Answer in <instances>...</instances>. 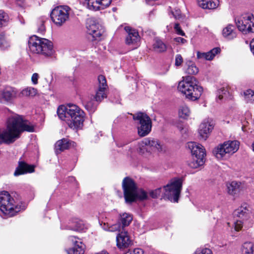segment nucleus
Returning a JSON list of instances; mask_svg holds the SVG:
<instances>
[{
	"label": "nucleus",
	"instance_id": "obj_1",
	"mask_svg": "<svg viewBox=\"0 0 254 254\" xmlns=\"http://www.w3.org/2000/svg\"><path fill=\"white\" fill-rule=\"evenodd\" d=\"M24 131H34V126L21 116L11 115L7 120L6 128L0 130V144L13 143Z\"/></svg>",
	"mask_w": 254,
	"mask_h": 254
},
{
	"label": "nucleus",
	"instance_id": "obj_2",
	"mask_svg": "<svg viewBox=\"0 0 254 254\" xmlns=\"http://www.w3.org/2000/svg\"><path fill=\"white\" fill-rule=\"evenodd\" d=\"M57 114L62 120L67 122L71 128H79L83 126L84 113L75 105L69 104L66 107L60 106L58 108Z\"/></svg>",
	"mask_w": 254,
	"mask_h": 254
},
{
	"label": "nucleus",
	"instance_id": "obj_3",
	"mask_svg": "<svg viewBox=\"0 0 254 254\" xmlns=\"http://www.w3.org/2000/svg\"><path fill=\"white\" fill-rule=\"evenodd\" d=\"M30 51L45 57H51L54 54L53 44L50 40L36 35L31 37L28 41Z\"/></svg>",
	"mask_w": 254,
	"mask_h": 254
},
{
	"label": "nucleus",
	"instance_id": "obj_4",
	"mask_svg": "<svg viewBox=\"0 0 254 254\" xmlns=\"http://www.w3.org/2000/svg\"><path fill=\"white\" fill-rule=\"evenodd\" d=\"M194 77L188 76L186 80L180 81L178 86V90L191 101L198 99L203 92L202 87L194 83Z\"/></svg>",
	"mask_w": 254,
	"mask_h": 254
},
{
	"label": "nucleus",
	"instance_id": "obj_5",
	"mask_svg": "<svg viewBox=\"0 0 254 254\" xmlns=\"http://www.w3.org/2000/svg\"><path fill=\"white\" fill-rule=\"evenodd\" d=\"M0 210L5 215L11 217L20 211L8 191H0Z\"/></svg>",
	"mask_w": 254,
	"mask_h": 254
},
{
	"label": "nucleus",
	"instance_id": "obj_6",
	"mask_svg": "<svg viewBox=\"0 0 254 254\" xmlns=\"http://www.w3.org/2000/svg\"><path fill=\"white\" fill-rule=\"evenodd\" d=\"M238 30L244 34L254 33V13H247L235 19Z\"/></svg>",
	"mask_w": 254,
	"mask_h": 254
},
{
	"label": "nucleus",
	"instance_id": "obj_7",
	"mask_svg": "<svg viewBox=\"0 0 254 254\" xmlns=\"http://www.w3.org/2000/svg\"><path fill=\"white\" fill-rule=\"evenodd\" d=\"M133 119L137 122V132L141 137L148 135L152 128V122L146 114L139 112L133 115Z\"/></svg>",
	"mask_w": 254,
	"mask_h": 254
},
{
	"label": "nucleus",
	"instance_id": "obj_8",
	"mask_svg": "<svg viewBox=\"0 0 254 254\" xmlns=\"http://www.w3.org/2000/svg\"><path fill=\"white\" fill-rule=\"evenodd\" d=\"M239 142L237 140H229L220 145L213 150V153L217 158H221L226 154H233L239 148Z\"/></svg>",
	"mask_w": 254,
	"mask_h": 254
},
{
	"label": "nucleus",
	"instance_id": "obj_9",
	"mask_svg": "<svg viewBox=\"0 0 254 254\" xmlns=\"http://www.w3.org/2000/svg\"><path fill=\"white\" fill-rule=\"evenodd\" d=\"M69 10L67 6H59L54 8L51 12L53 22L58 26H62L68 19Z\"/></svg>",
	"mask_w": 254,
	"mask_h": 254
},
{
	"label": "nucleus",
	"instance_id": "obj_10",
	"mask_svg": "<svg viewBox=\"0 0 254 254\" xmlns=\"http://www.w3.org/2000/svg\"><path fill=\"white\" fill-rule=\"evenodd\" d=\"M86 28L87 32L91 36V38H88L91 41L99 40L105 32L104 29L101 25L91 19L87 21Z\"/></svg>",
	"mask_w": 254,
	"mask_h": 254
},
{
	"label": "nucleus",
	"instance_id": "obj_11",
	"mask_svg": "<svg viewBox=\"0 0 254 254\" xmlns=\"http://www.w3.org/2000/svg\"><path fill=\"white\" fill-rule=\"evenodd\" d=\"M148 147L151 150L161 152L163 150V145L157 139L151 138H144L140 143L139 152L144 153L145 150L147 151Z\"/></svg>",
	"mask_w": 254,
	"mask_h": 254
},
{
	"label": "nucleus",
	"instance_id": "obj_12",
	"mask_svg": "<svg viewBox=\"0 0 254 254\" xmlns=\"http://www.w3.org/2000/svg\"><path fill=\"white\" fill-rule=\"evenodd\" d=\"M72 247L66 250L67 254H83L85 246L81 240L77 237L70 236L68 238Z\"/></svg>",
	"mask_w": 254,
	"mask_h": 254
},
{
	"label": "nucleus",
	"instance_id": "obj_13",
	"mask_svg": "<svg viewBox=\"0 0 254 254\" xmlns=\"http://www.w3.org/2000/svg\"><path fill=\"white\" fill-rule=\"evenodd\" d=\"M99 87L96 92V94L93 96V99L96 102H101L103 99L107 98L106 90L107 87L106 79L104 76L100 75L98 76Z\"/></svg>",
	"mask_w": 254,
	"mask_h": 254
},
{
	"label": "nucleus",
	"instance_id": "obj_14",
	"mask_svg": "<svg viewBox=\"0 0 254 254\" xmlns=\"http://www.w3.org/2000/svg\"><path fill=\"white\" fill-rule=\"evenodd\" d=\"M124 29L127 33L126 39V44L128 45H132L133 48H136L140 41L138 32L135 29L128 26H126Z\"/></svg>",
	"mask_w": 254,
	"mask_h": 254
},
{
	"label": "nucleus",
	"instance_id": "obj_15",
	"mask_svg": "<svg viewBox=\"0 0 254 254\" xmlns=\"http://www.w3.org/2000/svg\"><path fill=\"white\" fill-rule=\"evenodd\" d=\"M18 93L16 89L11 87L5 88L0 91V102L11 103L12 101L18 97Z\"/></svg>",
	"mask_w": 254,
	"mask_h": 254
},
{
	"label": "nucleus",
	"instance_id": "obj_16",
	"mask_svg": "<svg viewBox=\"0 0 254 254\" xmlns=\"http://www.w3.org/2000/svg\"><path fill=\"white\" fill-rule=\"evenodd\" d=\"M214 124L211 119L205 120L200 125L199 134L200 138L206 140L214 127Z\"/></svg>",
	"mask_w": 254,
	"mask_h": 254
},
{
	"label": "nucleus",
	"instance_id": "obj_17",
	"mask_svg": "<svg viewBox=\"0 0 254 254\" xmlns=\"http://www.w3.org/2000/svg\"><path fill=\"white\" fill-rule=\"evenodd\" d=\"M124 197L127 203H130L137 200L147 198L146 191H124Z\"/></svg>",
	"mask_w": 254,
	"mask_h": 254
},
{
	"label": "nucleus",
	"instance_id": "obj_18",
	"mask_svg": "<svg viewBox=\"0 0 254 254\" xmlns=\"http://www.w3.org/2000/svg\"><path fill=\"white\" fill-rule=\"evenodd\" d=\"M117 246L120 249H124L131 244L127 231L123 230L116 237Z\"/></svg>",
	"mask_w": 254,
	"mask_h": 254
},
{
	"label": "nucleus",
	"instance_id": "obj_19",
	"mask_svg": "<svg viewBox=\"0 0 254 254\" xmlns=\"http://www.w3.org/2000/svg\"><path fill=\"white\" fill-rule=\"evenodd\" d=\"M132 220V217L130 214L127 213H123L120 215V221L122 226L119 224H116L113 225L110 228V231H120L121 230V227L123 230L124 228L127 226L129 225Z\"/></svg>",
	"mask_w": 254,
	"mask_h": 254
},
{
	"label": "nucleus",
	"instance_id": "obj_20",
	"mask_svg": "<svg viewBox=\"0 0 254 254\" xmlns=\"http://www.w3.org/2000/svg\"><path fill=\"white\" fill-rule=\"evenodd\" d=\"M188 147L191 151L192 156H196L197 158L205 159V149L201 144L191 142L188 143Z\"/></svg>",
	"mask_w": 254,
	"mask_h": 254
},
{
	"label": "nucleus",
	"instance_id": "obj_21",
	"mask_svg": "<svg viewBox=\"0 0 254 254\" xmlns=\"http://www.w3.org/2000/svg\"><path fill=\"white\" fill-rule=\"evenodd\" d=\"M34 166L28 165L24 161H19L14 173V176H18L26 173H31L34 172Z\"/></svg>",
	"mask_w": 254,
	"mask_h": 254
},
{
	"label": "nucleus",
	"instance_id": "obj_22",
	"mask_svg": "<svg viewBox=\"0 0 254 254\" xmlns=\"http://www.w3.org/2000/svg\"><path fill=\"white\" fill-rule=\"evenodd\" d=\"M73 143L66 138H63L58 140L55 144V149L57 154L61 153L64 150L69 149Z\"/></svg>",
	"mask_w": 254,
	"mask_h": 254
},
{
	"label": "nucleus",
	"instance_id": "obj_23",
	"mask_svg": "<svg viewBox=\"0 0 254 254\" xmlns=\"http://www.w3.org/2000/svg\"><path fill=\"white\" fill-rule=\"evenodd\" d=\"M182 181L179 178L172 179L166 186H163L164 190H181Z\"/></svg>",
	"mask_w": 254,
	"mask_h": 254
},
{
	"label": "nucleus",
	"instance_id": "obj_24",
	"mask_svg": "<svg viewBox=\"0 0 254 254\" xmlns=\"http://www.w3.org/2000/svg\"><path fill=\"white\" fill-rule=\"evenodd\" d=\"M220 49L219 48H214L207 53L197 52V58L199 59H204L206 60H211L216 54L220 53Z\"/></svg>",
	"mask_w": 254,
	"mask_h": 254
},
{
	"label": "nucleus",
	"instance_id": "obj_25",
	"mask_svg": "<svg viewBox=\"0 0 254 254\" xmlns=\"http://www.w3.org/2000/svg\"><path fill=\"white\" fill-rule=\"evenodd\" d=\"M123 190H137V186L134 180L129 177H125L123 180Z\"/></svg>",
	"mask_w": 254,
	"mask_h": 254
},
{
	"label": "nucleus",
	"instance_id": "obj_26",
	"mask_svg": "<svg viewBox=\"0 0 254 254\" xmlns=\"http://www.w3.org/2000/svg\"><path fill=\"white\" fill-rule=\"evenodd\" d=\"M222 35L224 37L228 40H232L236 38L237 34L235 31L234 26L232 24H228L223 29Z\"/></svg>",
	"mask_w": 254,
	"mask_h": 254
},
{
	"label": "nucleus",
	"instance_id": "obj_27",
	"mask_svg": "<svg viewBox=\"0 0 254 254\" xmlns=\"http://www.w3.org/2000/svg\"><path fill=\"white\" fill-rule=\"evenodd\" d=\"M250 211L251 210L249 204L244 203L235 210V214L239 218H244L247 217Z\"/></svg>",
	"mask_w": 254,
	"mask_h": 254
},
{
	"label": "nucleus",
	"instance_id": "obj_28",
	"mask_svg": "<svg viewBox=\"0 0 254 254\" xmlns=\"http://www.w3.org/2000/svg\"><path fill=\"white\" fill-rule=\"evenodd\" d=\"M153 49L154 51L162 53L166 51L167 46L161 40L155 38L153 44Z\"/></svg>",
	"mask_w": 254,
	"mask_h": 254
},
{
	"label": "nucleus",
	"instance_id": "obj_29",
	"mask_svg": "<svg viewBox=\"0 0 254 254\" xmlns=\"http://www.w3.org/2000/svg\"><path fill=\"white\" fill-rule=\"evenodd\" d=\"M205 159L197 158L196 156H192V158L188 161V165L191 168L195 169L203 165Z\"/></svg>",
	"mask_w": 254,
	"mask_h": 254
},
{
	"label": "nucleus",
	"instance_id": "obj_30",
	"mask_svg": "<svg viewBox=\"0 0 254 254\" xmlns=\"http://www.w3.org/2000/svg\"><path fill=\"white\" fill-rule=\"evenodd\" d=\"M226 187L228 190H241L245 189L244 184L237 181L228 182L226 183Z\"/></svg>",
	"mask_w": 254,
	"mask_h": 254
},
{
	"label": "nucleus",
	"instance_id": "obj_31",
	"mask_svg": "<svg viewBox=\"0 0 254 254\" xmlns=\"http://www.w3.org/2000/svg\"><path fill=\"white\" fill-rule=\"evenodd\" d=\"M180 195V191H165L164 198L171 202H177Z\"/></svg>",
	"mask_w": 254,
	"mask_h": 254
},
{
	"label": "nucleus",
	"instance_id": "obj_32",
	"mask_svg": "<svg viewBox=\"0 0 254 254\" xmlns=\"http://www.w3.org/2000/svg\"><path fill=\"white\" fill-rule=\"evenodd\" d=\"M37 93V90L36 88L32 87L26 88L22 90L19 94L18 97H33Z\"/></svg>",
	"mask_w": 254,
	"mask_h": 254
},
{
	"label": "nucleus",
	"instance_id": "obj_33",
	"mask_svg": "<svg viewBox=\"0 0 254 254\" xmlns=\"http://www.w3.org/2000/svg\"><path fill=\"white\" fill-rule=\"evenodd\" d=\"M199 5L203 9H214L217 4L214 1L208 0H197Z\"/></svg>",
	"mask_w": 254,
	"mask_h": 254
},
{
	"label": "nucleus",
	"instance_id": "obj_34",
	"mask_svg": "<svg viewBox=\"0 0 254 254\" xmlns=\"http://www.w3.org/2000/svg\"><path fill=\"white\" fill-rule=\"evenodd\" d=\"M243 254H254V243L245 242L242 246Z\"/></svg>",
	"mask_w": 254,
	"mask_h": 254
},
{
	"label": "nucleus",
	"instance_id": "obj_35",
	"mask_svg": "<svg viewBox=\"0 0 254 254\" xmlns=\"http://www.w3.org/2000/svg\"><path fill=\"white\" fill-rule=\"evenodd\" d=\"M190 114L189 108L186 105L181 106L179 110V116L180 118L186 119Z\"/></svg>",
	"mask_w": 254,
	"mask_h": 254
},
{
	"label": "nucleus",
	"instance_id": "obj_36",
	"mask_svg": "<svg viewBox=\"0 0 254 254\" xmlns=\"http://www.w3.org/2000/svg\"><path fill=\"white\" fill-rule=\"evenodd\" d=\"M100 0H86L87 3V7L90 10H99Z\"/></svg>",
	"mask_w": 254,
	"mask_h": 254
},
{
	"label": "nucleus",
	"instance_id": "obj_37",
	"mask_svg": "<svg viewBox=\"0 0 254 254\" xmlns=\"http://www.w3.org/2000/svg\"><path fill=\"white\" fill-rule=\"evenodd\" d=\"M244 94L245 100L247 103L252 102L254 100V91L248 89Z\"/></svg>",
	"mask_w": 254,
	"mask_h": 254
},
{
	"label": "nucleus",
	"instance_id": "obj_38",
	"mask_svg": "<svg viewBox=\"0 0 254 254\" xmlns=\"http://www.w3.org/2000/svg\"><path fill=\"white\" fill-rule=\"evenodd\" d=\"M96 102L95 99L93 100L92 99L87 101L85 105L86 109L89 112H94L97 106Z\"/></svg>",
	"mask_w": 254,
	"mask_h": 254
},
{
	"label": "nucleus",
	"instance_id": "obj_39",
	"mask_svg": "<svg viewBox=\"0 0 254 254\" xmlns=\"http://www.w3.org/2000/svg\"><path fill=\"white\" fill-rule=\"evenodd\" d=\"M9 20L8 15L2 10H0V28L7 24Z\"/></svg>",
	"mask_w": 254,
	"mask_h": 254
},
{
	"label": "nucleus",
	"instance_id": "obj_40",
	"mask_svg": "<svg viewBox=\"0 0 254 254\" xmlns=\"http://www.w3.org/2000/svg\"><path fill=\"white\" fill-rule=\"evenodd\" d=\"M198 72V68L194 64L190 62L188 64V67L186 69V73L189 74H195Z\"/></svg>",
	"mask_w": 254,
	"mask_h": 254
},
{
	"label": "nucleus",
	"instance_id": "obj_41",
	"mask_svg": "<svg viewBox=\"0 0 254 254\" xmlns=\"http://www.w3.org/2000/svg\"><path fill=\"white\" fill-rule=\"evenodd\" d=\"M45 20L43 18H40L37 21V30L40 33H43L45 31V26L44 25Z\"/></svg>",
	"mask_w": 254,
	"mask_h": 254
},
{
	"label": "nucleus",
	"instance_id": "obj_42",
	"mask_svg": "<svg viewBox=\"0 0 254 254\" xmlns=\"http://www.w3.org/2000/svg\"><path fill=\"white\" fill-rule=\"evenodd\" d=\"M111 2V0H99V10L103 9L108 6Z\"/></svg>",
	"mask_w": 254,
	"mask_h": 254
},
{
	"label": "nucleus",
	"instance_id": "obj_43",
	"mask_svg": "<svg viewBox=\"0 0 254 254\" xmlns=\"http://www.w3.org/2000/svg\"><path fill=\"white\" fill-rule=\"evenodd\" d=\"M194 254H213V252L210 249L203 248L196 251Z\"/></svg>",
	"mask_w": 254,
	"mask_h": 254
},
{
	"label": "nucleus",
	"instance_id": "obj_44",
	"mask_svg": "<svg viewBox=\"0 0 254 254\" xmlns=\"http://www.w3.org/2000/svg\"><path fill=\"white\" fill-rule=\"evenodd\" d=\"M85 226L82 222H77L73 228L74 231H81L84 230Z\"/></svg>",
	"mask_w": 254,
	"mask_h": 254
},
{
	"label": "nucleus",
	"instance_id": "obj_45",
	"mask_svg": "<svg viewBox=\"0 0 254 254\" xmlns=\"http://www.w3.org/2000/svg\"><path fill=\"white\" fill-rule=\"evenodd\" d=\"M174 29L177 33V34L185 36V32L182 30L180 24L179 23H175L174 26Z\"/></svg>",
	"mask_w": 254,
	"mask_h": 254
},
{
	"label": "nucleus",
	"instance_id": "obj_46",
	"mask_svg": "<svg viewBox=\"0 0 254 254\" xmlns=\"http://www.w3.org/2000/svg\"><path fill=\"white\" fill-rule=\"evenodd\" d=\"M183 62V59L182 56L180 54L177 55L175 57V65L177 66H179L181 65Z\"/></svg>",
	"mask_w": 254,
	"mask_h": 254
},
{
	"label": "nucleus",
	"instance_id": "obj_47",
	"mask_svg": "<svg viewBox=\"0 0 254 254\" xmlns=\"http://www.w3.org/2000/svg\"><path fill=\"white\" fill-rule=\"evenodd\" d=\"M243 226V223L241 220H237L234 223V229L236 231H240Z\"/></svg>",
	"mask_w": 254,
	"mask_h": 254
},
{
	"label": "nucleus",
	"instance_id": "obj_48",
	"mask_svg": "<svg viewBox=\"0 0 254 254\" xmlns=\"http://www.w3.org/2000/svg\"><path fill=\"white\" fill-rule=\"evenodd\" d=\"M227 90L224 88H222L218 90V98L221 100L223 98V94H225Z\"/></svg>",
	"mask_w": 254,
	"mask_h": 254
},
{
	"label": "nucleus",
	"instance_id": "obj_49",
	"mask_svg": "<svg viewBox=\"0 0 254 254\" xmlns=\"http://www.w3.org/2000/svg\"><path fill=\"white\" fill-rule=\"evenodd\" d=\"M39 78V75L37 73H34L33 74L32 77H31V80L33 84H37L38 83V80Z\"/></svg>",
	"mask_w": 254,
	"mask_h": 254
},
{
	"label": "nucleus",
	"instance_id": "obj_50",
	"mask_svg": "<svg viewBox=\"0 0 254 254\" xmlns=\"http://www.w3.org/2000/svg\"><path fill=\"white\" fill-rule=\"evenodd\" d=\"M127 253H130L131 254H143V251L139 248L134 249L132 251H129L127 252Z\"/></svg>",
	"mask_w": 254,
	"mask_h": 254
},
{
	"label": "nucleus",
	"instance_id": "obj_51",
	"mask_svg": "<svg viewBox=\"0 0 254 254\" xmlns=\"http://www.w3.org/2000/svg\"><path fill=\"white\" fill-rule=\"evenodd\" d=\"M9 46L8 43L4 40H0V48L4 50Z\"/></svg>",
	"mask_w": 254,
	"mask_h": 254
},
{
	"label": "nucleus",
	"instance_id": "obj_52",
	"mask_svg": "<svg viewBox=\"0 0 254 254\" xmlns=\"http://www.w3.org/2000/svg\"><path fill=\"white\" fill-rule=\"evenodd\" d=\"M174 41L178 43L185 44L187 42V40L183 38L177 37L174 38Z\"/></svg>",
	"mask_w": 254,
	"mask_h": 254
},
{
	"label": "nucleus",
	"instance_id": "obj_53",
	"mask_svg": "<svg viewBox=\"0 0 254 254\" xmlns=\"http://www.w3.org/2000/svg\"><path fill=\"white\" fill-rule=\"evenodd\" d=\"M172 14L174 15V17L175 18H179L180 17V10H176V13H175L174 12H172Z\"/></svg>",
	"mask_w": 254,
	"mask_h": 254
},
{
	"label": "nucleus",
	"instance_id": "obj_54",
	"mask_svg": "<svg viewBox=\"0 0 254 254\" xmlns=\"http://www.w3.org/2000/svg\"><path fill=\"white\" fill-rule=\"evenodd\" d=\"M250 48L251 51L254 55V38L251 41L250 43Z\"/></svg>",
	"mask_w": 254,
	"mask_h": 254
},
{
	"label": "nucleus",
	"instance_id": "obj_55",
	"mask_svg": "<svg viewBox=\"0 0 254 254\" xmlns=\"http://www.w3.org/2000/svg\"><path fill=\"white\" fill-rule=\"evenodd\" d=\"M155 192H156V191H151L150 195H151L152 197H156V194H155Z\"/></svg>",
	"mask_w": 254,
	"mask_h": 254
},
{
	"label": "nucleus",
	"instance_id": "obj_56",
	"mask_svg": "<svg viewBox=\"0 0 254 254\" xmlns=\"http://www.w3.org/2000/svg\"><path fill=\"white\" fill-rule=\"evenodd\" d=\"M19 4H22L24 2V0H16Z\"/></svg>",
	"mask_w": 254,
	"mask_h": 254
},
{
	"label": "nucleus",
	"instance_id": "obj_57",
	"mask_svg": "<svg viewBox=\"0 0 254 254\" xmlns=\"http://www.w3.org/2000/svg\"><path fill=\"white\" fill-rule=\"evenodd\" d=\"M69 179V180H70V181H73V180H75L74 178V177H70Z\"/></svg>",
	"mask_w": 254,
	"mask_h": 254
},
{
	"label": "nucleus",
	"instance_id": "obj_58",
	"mask_svg": "<svg viewBox=\"0 0 254 254\" xmlns=\"http://www.w3.org/2000/svg\"><path fill=\"white\" fill-rule=\"evenodd\" d=\"M161 190V188H159L158 189H155L154 190L157 191V190Z\"/></svg>",
	"mask_w": 254,
	"mask_h": 254
},
{
	"label": "nucleus",
	"instance_id": "obj_59",
	"mask_svg": "<svg viewBox=\"0 0 254 254\" xmlns=\"http://www.w3.org/2000/svg\"><path fill=\"white\" fill-rule=\"evenodd\" d=\"M252 148H253V151H254V142L252 144Z\"/></svg>",
	"mask_w": 254,
	"mask_h": 254
},
{
	"label": "nucleus",
	"instance_id": "obj_60",
	"mask_svg": "<svg viewBox=\"0 0 254 254\" xmlns=\"http://www.w3.org/2000/svg\"><path fill=\"white\" fill-rule=\"evenodd\" d=\"M125 254H131L130 253H125Z\"/></svg>",
	"mask_w": 254,
	"mask_h": 254
}]
</instances>
